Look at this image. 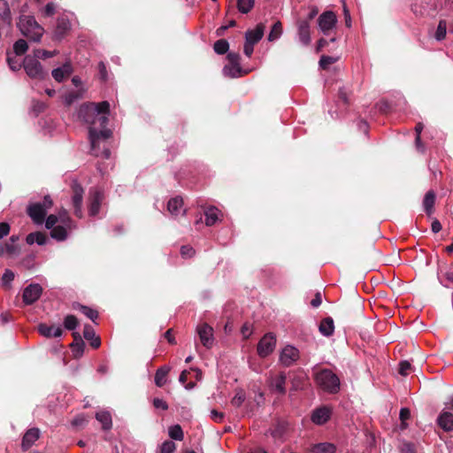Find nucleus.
<instances>
[{
	"label": "nucleus",
	"instance_id": "nucleus-49",
	"mask_svg": "<svg viewBox=\"0 0 453 453\" xmlns=\"http://www.w3.org/2000/svg\"><path fill=\"white\" fill-rule=\"evenodd\" d=\"M175 450V444L172 441H166L161 445V453H173Z\"/></svg>",
	"mask_w": 453,
	"mask_h": 453
},
{
	"label": "nucleus",
	"instance_id": "nucleus-3",
	"mask_svg": "<svg viewBox=\"0 0 453 453\" xmlns=\"http://www.w3.org/2000/svg\"><path fill=\"white\" fill-rule=\"evenodd\" d=\"M315 380L317 385L327 393L335 394L340 389L338 376L329 369H323L317 372Z\"/></svg>",
	"mask_w": 453,
	"mask_h": 453
},
{
	"label": "nucleus",
	"instance_id": "nucleus-58",
	"mask_svg": "<svg viewBox=\"0 0 453 453\" xmlns=\"http://www.w3.org/2000/svg\"><path fill=\"white\" fill-rule=\"evenodd\" d=\"M77 98H78L77 93L72 92V93L67 94L65 96L64 101L66 105H71Z\"/></svg>",
	"mask_w": 453,
	"mask_h": 453
},
{
	"label": "nucleus",
	"instance_id": "nucleus-33",
	"mask_svg": "<svg viewBox=\"0 0 453 453\" xmlns=\"http://www.w3.org/2000/svg\"><path fill=\"white\" fill-rule=\"evenodd\" d=\"M58 54V51L57 50H53V51H50V50H42V49H36L33 51V55H31L32 57H35V59H46V58H52L54 56H56Z\"/></svg>",
	"mask_w": 453,
	"mask_h": 453
},
{
	"label": "nucleus",
	"instance_id": "nucleus-64",
	"mask_svg": "<svg viewBox=\"0 0 453 453\" xmlns=\"http://www.w3.org/2000/svg\"><path fill=\"white\" fill-rule=\"evenodd\" d=\"M403 453H416L411 443H404L402 448Z\"/></svg>",
	"mask_w": 453,
	"mask_h": 453
},
{
	"label": "nucleus",
	"instance_id": "nucleus-45",
	"mask_svg": "<svg viewBox=\"0 0 453 453\" xmlns=\"http://www.w3.org/2000/svg\"><path fill=\"white\" fill-rule=\"evenodd\" d=\"M81 311L85 316H87L92 321H95L98 318V312L96 310H93L89 307L81 305Z\"/></svg>",
	"mask_w": 453,
	"mask_h": 453
},
{
	"label": "nucleus",
	"instance_id": "nucleus-38",
	"mask_svg": "<svg viewBox=\"0 0 453 453\" xmlns=\"http://www.w3.org/2000/svg\"><path fill=\"white\" fill-rule=\"evenodd\" d=\"M447 33V22L445 20H440L434 37L437 41H441L445 38Z\"/></svg>",
	"mask_w": 453,
	"mask_h": 453
},
{
	"label": "nucleus",
	"instance_id": "nucleus-55",
	"mask_svg": "<svg viewBox=\"0 0 453 453\" xmlns=\"http://www.w3.org/2000/svg\"><path fill=\"white\" fill-rule=\"evenodd\" d=\"M423 130V124L422 123H418L417 126L415 127V131H416V145L418 148H420L421 146V141H420V134Z\"/></svg>",
	"mask_w": 453,
	"mask_h": 453
},
{
	"label": "nucleus",
	"instance_id": "nucleus-50",
	"mask_svg": "<svg viewBox=\"0 0 453 453\" xmlns=\"http://www.w3.org/2000/svg\"><path fill=\"white\" fill-rule=\"evenodd\" d=\"M58 221H59V220H58V216L51 214V215H50V216L46 219V220H45V226H46V228H47V229H50V230H51L53 227H55L56 226H58V225H57V223H58Z\"/></svg>",
	"mask_w": 453,
	"mask_h": 453
},
{
	"label": "nucleus",
	"instance_id": "nucleus-15",
	"mask_svg": "<svg viewBox=\"0 0 453 453\" xmlns=\"http://www.w3.org/2000/svg\"><path fill=\"white\" fill-rule=\"evenodd\" d=\"M286 373L284 372H280L275 376H270L268 379L269 381V387L272 390L280 394L284 395L286 393Z\"/></svg>",
	"mask_w": 453,
	"mask_h": 453
},
{
	"label": "nucleus",
	"instance_id": "nucleus-1",
	"mask_svg": "<svg viewBox=\"0 0 453 453\" xmlns=\"http://www.w3.org/2000/svg\"><path fill=\"white\" fill-rule=\"evenodd\" d=\"M109 112L110 104L107 101L83 104L79 109V118L89 125L88 137L92 153L104 158L111 156L110 150L105 147L106 140L111 135V131L106 128Z\"/></svg>",
	"mask_w": 453,
	"mask_h": 453
},
{
	"label": "nucleus",
	"instance_id": "nucleus-54",
	"mask_svg": "<svg viewBox=\"0 0 453 453\" xmlns=\"http://www.w3.org/2000/svg\"><path fill=\"white\" fill-rule=\"evenodd\" d=\"M153 405L156 409H161L164 411L168 409V404L166 402L160 398H155L153 400Z\"/></svg>",
	"mask_w": 453,
	"mask_h": 453
},
{
	"label": "nucleus",
	"instance_id": "nucleus-36",
	"mask_svg": "<svg viewBox=\"0 0 453 453\" xmlns=\"http://www.w3.org/2000/svg\"><path fill=\"white\" fill-rule=\"evenodd\" d=\"M27 49V42L23 39L18 40L13 45V51L17 56H22Z\"/></svg>",
	"mask_w": 453,
	"mask_h": 453
},
{
	"label": "nucleus",
	"instance_id": "nucleus-32",
	"mask_svg": "<svg viewBox=\"0 0 453 453\" xmlns=\"http://www.w3.org/2000/svg\"><path fill=\"white\" fill-rule=\"evenodd\" d=\"M434 202H435V194L434 193V191H428L425 196V198L423 201V205H424L425 211L429 215L433 212Z\"/></svg>",
	"mask_w": 453,
	"mask_h": 453
},
{
	"label": "nucleus",
	"instance_id": "nucleus-16",
	"mask_svg": "<svg viewBox=\"0 0 453 453\" xmlns=\"http://www.w3.org/2000/svg\"><path fill=\"white\" fill-rule=\"evenodd\" d=\"M71 28V23L65 17H60L57 20V26L54 31L53 37L55 40H62L69 32Z\"/></svg>",
	"mask_w": 453,
	"mask_h": 453
},
{
	"label": "nucleus",
	"instance_id": "nucleus-12",
	"mask_svg": "<svg viewBox=\"0 0 453 453\" xmlns=\"http://www.w3.org/2000/svg\"><path fill=\"white\" fill-rule=\"evenodd\" d=\"M197 334L199 335L202 344L210 349L213 344V328L206 323L198 325L196 327Z\"/></svg>",
	"mask_w": 453,
	"mask_h": 453
},
{
	"label": "nucleus",
	"instance_id": "nucleus-10",
	"mask_svg": "<svg viewBox=\"0 0 453 453\" xmlns=\"http://www.w3.org/2000/svg\"><path fill=\"white\" fill-rule=\"evenodd\" d=\"M337 23V18L334 12L326 11L321 13L318 19L319 28L324 35H328Z\"/></svg>",
	"mask_w": 453,
	"mask_h": 453
},
{
	"label": "nucleus",
	"instance_id": "nucleus-37",
	"mask_svg": "<svg viewBox=\"0 0 453 453\" xmlns=\"http://www.w3.org/2000/svg\"><path fill=\"white\" fill-rule=\"evenodd\" d=\"M282 34V25L280 21H277L272 27V30L268 35V40L273 42L280 37Z\"/></svg>",
	"mask_w": 453,
	"mask_h": 453
},
{
	"label": "nucleus",
	"instance_id": "nucleus-29",
	"mask_svg": "<svg viewBox=\"0 0 453 453\" xmlns=\"http://www.w3.org/2000/svg\"><path fill=\"white\" fill-rule=\"evenodd\" d=\"M28 244L37 243L38 245H44L47 242V237L41 232L31 233L26 239Z\"/></svg>",
	"mask_w": 453,
	"mask_h": 453
},
{
	"label": "nucleus",
	"instance_id": "nucleus-63",
	"mask_svg": "<svg viewBox=\"0 0 453 453\" xmlns=\"http://www.w3.org/2000/svg\"><path fill=\"white\" fill-rule=\"evenodd\" d=\"M98 69H99V73H100L101 79L103 81H105L107 79V71H106V66L104 64V62H100L98 64Z\"/></svg>",
	"mask_w": 453,
	"mask_h": 453
},
{
	"label": "nucleus",
	"instance_id": "nucleus-8",
	"mask_svg": "<svg viewBox=\"0 0 453 453\" xmlns=\"http://www.w3.org/2000/svg\"><path fill=\"white\" fill-rule=\"evenodd\" d=\"M276 347V336L273 333L265 334L258 342L257 351L260 357L272 354Z\"/></svg>",
	"mask_w": 453,
	"mask_h": 453
},
{
	"label": "nucleus",
	"instance_id": "nucleus-11",
	"mask_svg": "<svg viewBox=\"0 0 453 453\" xmlns=\"http://www.w3.org/2000/svg\"><path fill=\"white\" fill-rule=\"evenodd\" d=\"M299 358V350L290 345L286 346L280 352V361L284 366H291Z\"/></svg>",
	"mask_w": 453,
	"mask_h": 453
},
{
	"label": "nucleus",
	"instance_id": "nucleus-20",
	"mask_svg": "<svg viewBox=\"0 0 453 453\" xmlns=\"http://www.w3.org/2000/svg\"><path fill=\"white\" fill-rule=\"evenodd\" d=\"M265 26L262 23L257 24L256 28L253 30H248L245 34V41L256 44L258 42L265 32Z\"/></svg>",
	"mask_w": 453,
	"mask_h": 453
},
{
	"label": "nucleus",
	"instance_id": "nucleus-34",
	"mask_svg": "<svg viewBox=\"0 0 453 453\" xmlns=\"http://www.w3.org/2000/svg\"><path fill=\"white\" fill-rule=\"evenodd\" d=\"M168 434L172 439L177 440V441H182L183 437H184L182 428L180 425H174V426H170L169 430H168Z\"/></svg>",
	"mask_w": 453,
	"mask_h": 453
},
{
	"label": "nucleus",
	"instance_id": "nucleus-35",
	"mask_svg": "<svg viewBox=\"0 0 453 453\" xmlns=\"http://www.w3.org/2000/svg\"><path fill=\"white\" fill-rule=\"evenodd\" d=\"M255 4V0H237V8L242 13H248Z\"/></svg>",
	"mask_w": 453,
	"mask_h": 453
},
{
	"label": "nucleus",
	"instance_id": "nucleus-14",
	"mask_svg": "<svg viewBox=\"0 0 453 453\" xmlns=\"http://www.w3.org/2000/svg\"><path fill=\"white\" fill-rule=\"evenodd\" d=\"M42 292V288L39 284L28 285L23 291V302L27 305L34 303L39 299Z\"/></svg>",
	"mask_w": 453,
	"mask_h": 453
},
{
	"label": "nucleus",
	"instance_id": "nucleus-23",
	"mask_svg": "<svg viewBox=\"0 0 453 453\" xmlns=\"http://www.w3.org/2000/svg\"><path fill=\"white\" fill-rule=\"evenodd\" d=\"M0 19L3 24L8 27L12 24L11 10L8 2L5 0H0Z\"/></svg>",
	"mask_w": 453,
	"mask_h": 453
},
{
	"label": "nucleus",
	"instance_id": "nucleus-5",
	"mask_svg": "<svg viewBox=\"0 0 453 453\" xmlns=\"http://www.w3.org/2000/svg\"><path fill=\"white\" fill-rule=\"evenodd\" d=\"M23 67L27 75L35 80H43L48 75L46 70L43 69L39 60L35 57L27 55L23 59Z\"/></svg>",
	"mask_w": 453,
	"mask_h": 453
},
{
	"label": "nucleus",
	"instance_id": "nucleus-28",
	"mask_svg": "<svg viewBox=\"0 0 453 453\" xmlns=\"http://www.w3.org/2000/svg\"><path fill=\"white\" fill-rule=\"evenodd\" d=\"M287 431V425L284 423H277L273 428L270 429V434L279 441H284V435Z\"/></svg>",
	"mask_w": 453,
	"mask_h": 453
},
{
	"label": "nucleus",
	"instance_id": "nucleus-18",
	"mask_svg": "<svg viewBox=\"0 0 453 453\" xmlns=\"http://www.w3.org/2000/svg\"><path fill=\"white\" fill-rule=\"evenodd\" d=\"M73 72L70 62H65L62 66L55 68L51 72V75L58 82H62L65 78Z\"/></svg>",
	"mask_w": 453,
	"mask_h": 453
},
{
	"label": "nucleus",
	"instance_id": "nucleus-31",
	"mask_svg": "<svg viewBox=\"0 0 453 453\" xmlns=\"http://www.w3.org/2000/svg\"><path fill=\"white\" fill-rule=\"evenodd\" d=\"M335 449L336 448L334 444L328 442H322L315 444L312 447L311 451L313 453H334Z\"/></svg>",
	"mask_w": 453,
	"mask_h": 453
},
{
	"label": "nucleus",
	"instance_id": "nucleus-47",
	"mask_svg": "<svg viewBox=\"0 0 453 453\" xmlns=\"http://www.w3.org/2000/svg\"><path fill=\"white\" fill-rule=\"evenodd\" d=\"M399 373L403 376L408 375L411 371V365L409 361H402L399 364Z\"/></svg>",
	"mask_w": 453,
	"mask_h": 453
},
{
	"label": "nucleus",
	"instance_id": "nucleus-53",
	"mask_svg": "<svg viewBox=\"0 0 453 453\" xmlns=\"http://www.w3.org/2000/svg\"><path fill=\"white\" fill-rule=\"evenodd\" d=\"M180 254L183 257H191L195 254V250L190 246H182L180 249Z\"/></svg>",
	"mask_w": 453,
	"mask_h": 453
},
{
	"label": "nucleus",
	"instance_id": "nucleus-52",
	"mask_svg": "<svg viewBox=\"0 0 453 453\" xmlns=\"http://www.w3.org/2000/svg\"><path fill=\"white\" fill-rule=\"evenodd\" d=\"M411 418V411L407 408H402L400 411V419L402 421V425L405 427V421Z\"/></svg>",
	"mask_w": 453,
	"mask_h": 453
},
{
	"label": "nucleus",
	"instance_id": "nucleus-51",
	"mask_svg": "<svg viewBox=\"0 0 453 453\" xmlns=\"http://www.w3.org/2000/svg\"><path fill=\"white\" fill-rule=\"evenodd\" d=\"M83 335H84V338L88 341L90 339L94 338L96 336V334H95V331H94L93 327L89 325H86L84 326Z\"/></svg>",
	"mask_w": 453,
	"mask_h": 453
},
{
	"label": "nucleus",
	"instance_id": "nucleus-59",
	"mask_svg": "<svg viewBox=\"0 0 453 453\" xmlns=\"http://www.w3.org/2000/svg\"><path fill=\"white\" fill-rule=\"evenodd\" d=\"M4 254H14L15 251H16V246L15 244H12L10 241L9 242H6L4 244Z\"/></svg>",
	"mask_w": 453,
	"mask_h": 453
},
{
	"label": "nucleus",
	"instance_id": "nucleus-44",
	"mask_svg": "<svg viewBox=\"0 0 453 453\" xmlns=\"http://www.w3.org/2000/svg\"><path fill=\"white\" fill-rule=\"evenodd\" d=\"M71 348L74 357H81L84 350V342L80 339L79 342L72 343Z\"/></svg>",
	"mask_w": 453,
	"mask_h": 453
},
{
	"label": "nucleus",
	"instance_id": "nucleus-7",
	"mask_svg": "<svg viewBox=\"0 0 453 453\" xmlns=\"http://www.w3.org/2000/svg\"><path fill=\"white\" fill-rule=\"evenodd\" d=\"M72 203L73 206V213L76 217L81 219L83 217V188L76 180H73L72 184Z\"/></svg>",
	"mask_w": 453,
	"mask_h": 453
},
{
	"label": "nucleus",
	"instance_id": "nucleus-41",
	"mask_svg": "<svg viewBox=\"0 0 453 453\" xmlns=\"http://www.w3.org/2000/svg\"><path fill=\"white\" fill-rule=\"evenodd\" d=\"M19 57V56L15 55L13 57L8 56L7 58L8 65L12 71L19 70L20 67L23 66V61L21 62Z\"/></svg>",
	"mask_w": 453,
	"mask_h": 453
},
{
	"label": "nucleus",
	"instance_id": "nucleus-42",
	"mask_svg": "<svg viewBox=\"0 0 453 453\" xmlns=\"http://www.w3.org/2000/svg\"><path fill=\"white\" fill-rule=\"evenodd\" d=\"M65 328L67 330H73L78 326V319L74 315H67L64 319Z\"/></svg>",
	"mask_w": 453,
	"mask_h": 453
},
{
	"label": "nucleus",
	"instance_id": "nucleus-48",
	"mask_svg": "<svg viewBox=\"0 0 453 453\" xmlns=\"http://www.w3.org/2000/svg\"><path fill=\"white\" fill-rule=\"evenodd\" d=\"M245 400V395L242 391H239L235 394V395L231 400V403L235 406L239 407L242 404V403Z\"/></svg>",
	"mask_w": 453,
	"mask_h": 453
},
{
	"label": "nucleus",
	"instance_id": "nucleus-4",
	"mask_svg": "<svg viewBox=\"0 0 453 453\" xmlns=\"http://www.w3.org/2000/svg\"><path fill=\"white\" fill-rule=\"evenodd\" d=\"M52 205L53 202L50 196H45L42 203L29 204L27 212L35 224L41 225L44 222L47 211Z\"/></svg>",
	"mask_w": 453,
	"mask_h": 453
},
{
	"label": "nucleus",
	"instance_id": "nucleus-40",
	"mask_svg": "<svg viewBox=\"0 0 453 453\" xmlns=\"http://www.w3.org/2000/svg\"><path fill=\"white\" fill-rule=\"evenodd\" d=\"M223 72L225 75L234 78L241 74V68L239 65L231 64V65H226Z\"/></svg>",
	"mask_w": 453,
	"mask_h": 453
},
{
	"label": "nucleus",
	"instance_id": "nucleus-13",
	"mask_svg": "<svg viewBox=\"0 0 453 453\" xmlns=\"http://www.w3.org/2000/svg\"><path fill=\"white\" fill-rule=\"evenodd\" d=\"M103 198L104 195L100 190H90L88 198V213L91 217H95L98 214Z\"/></svg>",
	"mask_w": 453,
	"mask_h": 453
},
{
	"label": "nucleus",
	"instance_id": "nucleus-9",
	"mask_svg": "<svg viewBox=\"0 0 453 453\" xmlns=\"http://www.w3.org/2000/svg\"><path fill=\"white\" fill-rule=\"evenodd\" d=\"M296 36L303 46H309L311 42V23L309 20L298 19L296 21Z\"/></svg>",
	"mask_w": 453,
	"mask_h": 453
},
{
	"label": "nucleus",
	"instance_id": "nucleus-27",
	"mask_svg": "<svg viewBox=\"0 0 453 453\" xmlns=\"http://www.w3.org/2000/svg\"><path fill=\"white\" fill-rule=\"evenodd\" d=\"M96 418L102 424L103 429L110 430L112 426L111 416L108 411H99Z\"/></svg>",
	"mask_w": 453,
	"mask_h": 453
},
{
	"label": "nucleus",
	"instance_id": "nucleus-2",
	"mask_svg": "<svg viewBox=\"0 0 453 453\" xmlns=\"http://www.w3.org/2000/svg\"><path fill=\"white\" fill-rule=\"evenodd\" d=\"M18 27L21 34L33 42H39L44 33V29L40 26L33 16L22 15L19 18Z\"/></svg>",
	"mask_w": 453,
	"mask_h": 453
},
{
	"label": "nucleus",
	"instance_id": "nucleus-26",
	"mask_svg": "<svg viewBox=\"0 0 453 453\" xmlns=\"http://www.w3.org/2000/svg\"><path fill=\"white\" fill-rule=\"evenodd\" d=\"M221 215L220 211L216 207H210L204 211L205 224L207 226H213Z\"/></svg>",
	"mask_w": 453,
	"mask_h": 453
},
{
	"label": "nucleus",
	"instance_id": "nucleus-21",
	"mask_svg": "<svg viewBox=\"0 0 453 453\" xmlns=\"http://www.w3.org/2000/svg\"><path fill=\"white\" fill-rule=\"evenodd\" d=\"M39 333L47 337H59L62 334V329L60 326H48L46 324H40L38 326Z\"/></svg>",
	"mask_w": 453,
	"mask_h": 453
},
{
	"label": "nucleus",
	"instance_id": "nucleus-56",
	"mask_svg": "<svg viewBox=\"0 0 453 453\" xmlns=\"http://www.w3.org/2000/svg\"><path fill=\"white\" fill-rule=\"evenodd\" d=\"M10 233V225L8 223H0V239L7 236Z\"/></svg>",
	"mask_w": 453,
	"mask_h": 453
},
{
	"label": "nucleus",
	"instance_id": "nucleus-19",
	"mask_svg": "<svg viewBox=\"0 0 453 453\" xmlns=\"http://www.w3.org/2000/svg\"><path fill=\"white\" fill-rule=\"evenodd\" d=\"M39 437L40 430L38 428L28 429L22 438V449L27 450L39 439Z\"/></svg>",
	"mask_w": 453,
	"mask_h": 453
},
{
	"label": "nucleus",
	"instance_id": "nucleus-22",
	"mask_svg": "<svg viewBox=\"0 0 453 453\" xmlns=\"http://www.w3.org/2000/svg\"><path fill=\"white\" fill-rule=\"evenodd\" d=\"M438 425L444 431L453 430V414L449 411H442L437 418Z\"/></svg>",
	"mask_w": 453,
	"mask_h": 453
},
{
	"label": "nucleus",
	"instance_id": "nucleus-46",
	"mask_svg": "<svg viewBox=\"0 0 453 453\" xmlns=\"http://www.w3.org/2000/svg\"><path fill=\"white\" fill-rule=\"evenodd\" d=\"M14 273L12 270L6 269L2 276V285L7 287L14 280Z\"/></svg>",
	"mask_w": 453,
	"mask_h": 453
},
{
	"label": "nucleus",
	"instance_id": "nucleus-62",
	"mask_svg": "<svg viewBox=\"0 0 453 453\" xmlns=\"http://www.w3.org/2000/svg\"><path fill=\"white\" fill-rule=\"evenodd\" d=\"M322 303V297H321V294L319 292H318L314 298L311 301V305L314 308H317L319 307Z\"/></svg>",
	"mask_w": 453,
	"mask_h": 453
},
{
	"label": "nucleus",
	"instance_id": "nucleus-61",
	"mask_svg": "<svg viewBox=\"0 0 453 453\" xmlns=\"http://www.w3.org/2000/svg\"><path fill=\"white\" fill-rule=\"evenodd\" d=\"M55 10H56L55 4L53 3H49L45 6L43 13H44L45 16L50 17V16H52L55 13Z\"/></svg>",
	"mask_w": 453,
	"mask_h": 453
},
{
	"label": "nucleus",
	"instance_id": "nucleus-43",
	"mask_svg": "<svg viewBox=\"0 0 453 453\" xmlns=\"http://www.w3.org/2000/svg\"><path fill=\"white\" fill-rule=\"evenodd\" d=\"M338 60V58H334V57H330V56H326V55H323L321 58H320V60H319V66L326 70L331 65L334 64L335 62H337Z\"/></svg>",
	"mask_w": 453,
	"mask_h": 453
},
{
	"label": "nucleus",
	"instance_id": "nucleus-30",
	"mask_svg": "<svg viewBox=\"0 0 453 453\" xmlns=\"http://www.w3.org/2000/svg\"><path fill=\"white\" fill-rule=\"evenodd\" d=\"M170 369L168 367H160L157 370L155 374V383L157 387H163L166 382V377Z\"/></svg>",
	"mask_w": 453,
	"mask_h": 453
},
{
	"label": "nucleus",
	"instance_id": "nucleus-6",
	"mask_svg": "<svg viewBox=\"0 0 453 453\" xmlns=\"http://www.w3.org/2000/svg\"><path fill=\"white\" fill-rule=\"evenodd\" d=\"M75 227L73 219L65 213V218H61V223L50 230V236L58 242L65 241L67 238L68 232Z\"/></svg>",
	"mask_w": 453,
	"mask_h": 453
},
{
	"label": "nucleus",
	"instance_id": "nucleus-17",
	"mask_svg": "<svg viewBox=\"0 0 453 453\" xmlns=\"http://www.w3.org/2000/svg\"><path fill=\"white\" fill-rule=\"evenodd\" d=\"M331 409L326 406L317 408L312 411L311 421L316 425L325 424L331 416Z\"/></svg>",
	"mask_w": 453,
	"mask_h": 453
},
{
	"label": "nucleus",
	"instance_id": "nucleus-39",
	"mask_svg": "<svg viewBox=\"0 0 453 453\" xmlns=\"http://www.w3.org/2000/svg\"><path fill=\"white\" fill-rule=\"evenodd\" d=\"M228 42L224 39L216 41L213 46L215 52L220 55L225 54L228 50Z\"/></svg>",
	"mask_w": 453,
	"mask_h": 453
},
{
	"label": "nucleus",
	"instance_id": "nucleus-60",
	"mask_svg": "<svg viewBox=\"0 0 453 453\" xmlns=\"http://www.w3.org/2000/svg\"><path fill=\"white\" fill-rule=\"evenodd\" d=\"M310 9V12L307 16V19H305L304 20H309V22L311 23V21L318 15L319 13V9L317 6H310L309 7Z\"/></svg>",
	"mask_w": 453,
	"mask_h": 453
},
{
	"label": "nucleus",
	"instance_id": "nucleus-57",
	"mask_svg": "<svg viewBox=\"0 0 453 453\" xmlns=\"http://www.w3.org/2000/svg\"><path fill=\"white\" fill-rule=\"evenodd\" d=\"M254 45H255L254 43L245 41L243 51L247 57L250 58L252 55L253 50H254Z\"/></svg>",
	"mask_w": 453,
	"mask_h": 453
},
{
	"label": "nucleus",
	"instance_id": "nucleus-24",
	"mask_svg": "<svg viewBox=\"0 0 453 453\" xmlns=\"http://www.w3.org/2000/svg\"><path fill=\"white\" fill-rule=\"evenodd\" d=\"M182 206H183V201L180 197H174V198L170 199L168 202V204H167L169 212L174 216L179 215L181 211H183V213H185V211L182 210Z\"/></svg>",
	"mask_w": 453,
	"mask_h": 453
},
{
	"label": "nucleus",
	"instance_id": "nucleus-25",
	"mask_svg": "<svg viewBox=\"0 0 453 453\" xmlns=\"http://www.w3.org/2000/svg\"><path fill=\"white\" fill-rule=\"evenodd\" d=\"M319 332L325 336H330L334 334V324L332 318L327 317L321 320L319 324Z\"/></svg>",
	"mask_w": 453,
	"mask_h": 453
}]
</instances>
